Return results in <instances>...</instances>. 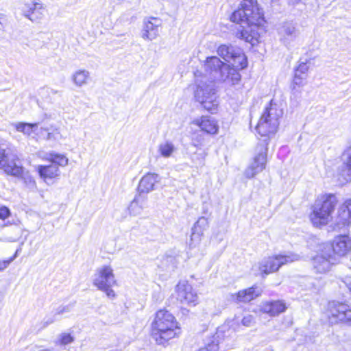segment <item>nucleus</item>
Wrapping results in <instances>:
<instances>
[{
    "label": "nucleus",
    "instance_id": "f257e3e1",
    "mask_svg": "<svg viewBox=\"0 0 351 351\" xmlns=\"http://www.w3.org/2000/svg\"><path fill=\"white\" fill-rule=\"evenodd\" d=\"M282 116V110L273 106L271 104L265 108L256 128L263 138L259 140L256 145V155L252 163L245 170V174L247 178H252L265 169L269 135L274 134L277 132L279 119Z\"/></svg>",
    "mask_w": 351,
    "mask_h": 351
},
{
    "label": "nucleus",
    "instance_id": "f03ea898",
    "mask_svg": "<svg viewBox=\"0 0 351 351\" xmlns=\"http://www.w3.org/2000/svg\"><path fill=\"white\" fill-rule=\"evenodd\" d=\"M240 8L230 16L231 21L240 24L236 36L252 46L259 42L265 19L256 0H243Z\"/></svg>",
    "mask_w": 351,
    "mask_h": 351
},
{
    "label": "nucleus",
    "instance_id": "7ed1b4c3",
    "mask_svg": "<svg viewBox=\"0 0 351 351\" xmlns=\"http://www.w3.org/2000/svg\"><path fill=\"white\" fill-rule=\"evenodd\" d=\"M180 333L175 317L168 311L160 310L152 323V336L158 345H165Z\"/></svg>",
    "mask_w": 351,
    "mask_h": 351
},
{
    "label": "nucleus",
    "instance_id": "20e7f679",
    "mask_svg": "<svg viewBox=\"0 0 351 351\" xmlns=\"http://www.w3.org/2000/svg\"><path fill=\"white\" fill-rule=\"evenodd\" d=\"M0 169L8 175L21 178L23 167L21 165L16 150L8 144H0Z\"/></svg>",
    "mask_w": 351,
    "mask_h": 351
},
{
    "label": "nucleus",
    "instance_id": "39448f33",
    "mask_svg": "<svg viewBox=\"0 0 351 351\" xmlns=\"http://www.w3.org/2000/svg\"><path fill=\"white\" fill-rule=\"evenodd\" d=\"M337 202L335 195L332 194L326 195L322 200H317L311 215L313 224L317 227L327 224L331 219Z\"/></svg>",
    "mask_w": 351,
    "mask_h": 351
},
{
    "label": "nucleus",
    "instance_id": "423d86ee",
    "mask_svg": "<svg viewBox=\"0 0 351 351\" xmlns=\"http://www.w3.org/2000/svg\"><path fill=\"white\" fill-rule=\"evenodd\" d=\"M195 97L196 101L207 111L212 114L217 112L219 102L214 84L201 83L198 84L195 91Z\"/></svg>",
    "mask_w": 351,
    "mask_h": 351
},
{
    "label": "nucleus",
    "instance_id": "0eeeda50",
    "mask_svg": "<svg viewBox=\"0 0 351 351\" xmlns=\"http://www.w3.org/2000/svg\"><path fill=\"white\" fill-rule=\"evenodd\" d=\"M116 284L113 270L110 266H103L97 269L94 276L93 285L99 290L106 293L108 298L113 299L116 294L112 287Z\"/></svg>",
    "mask_w": 351,
    "mask_h": 351
},
{
    "label": "nucleus",
    "instance_id": "6e6552de",
    "mask_svg": "<svg viewBox=\"0 0 351 351\" xmlns=\"http://www.w3.org/2000/svg\"><path fill=\"white\" fill-rule=\"evenodd\" d=\"M300 259V255L292 252L269 256L261 262L259 269L262 274L268 275L277 271L282 265L298 261Z\"/></svg>",
    "mask_w": 351,
    "mask_h": 351
},
{
    "label": "nucleus",
    "instance_id": "1a4fd4ad",
    "mask_svg": "<svg viewBox=\"0 0 351 351\" xmlns=\"http://www.w3.org/2000/svg\"><path fill=\"white\" fill-rule=\"evenodd\" d=\"M232 332L230 329L226 332L222 328H217L215 334L206 339L205 346L197 351H226L232 346L229 339Z\"/></svg>",
    "mask_w": 351,
    "mask_h": 351
},
{
    "label": "nucleus",
    "instance_id": "9d476101",
    "mask_svg": "<svg viewBox=\"0 0 351 351\" xmlns=\"http://www.w3.org/2000/svg\"><path fill=\"white\" fill-rule=\"evenodd\" d=\"M217 53L234 67L244 69L247 65L245 56L240 48L231 45H221L217 49Z\"/></svg>",
    "mask_w": 351,
    "mask_h": 351
},
{
    "label": "nucleus",
    "instance_id": "9b49d317",
    "mask_svg": "<svg viewBox=\"0 0 351 351\" xmlns=\"http://www.w3.org/2000/svg\"><path fill=\"white\" fill-rule=\"evenodd\" d=\"M337 261V258L324 248L320 254L312 258V265L315 273L326 274Z\"/></svg>",
    "mask_w": 351,
    "mask_h": 351
},
{
    "label": "nucleus",
    "instance_id": "f8f14e48",
    "mask_svg": "<svg viewBox=\"0 0 351 351\" xmlns=\"http://www.w3.org/2000/svg\"><path fill=\"white\" fill-rule=\"evenodd\" d=\"M341 165L337 169V179L341 184L351 182V145L341 156Z\"/></svg>",
    "mask_w": 351,
    "mask_h": 351
},
{
    "label": "nucleus",
    "instance_id": "ddd939ff",
    "mask_svg": "<svg viewBox=\"0 0 351 351\" xmlns=\"http://www.w3.org/2000/svg\"><path fill=\"white\" fill-rule=\"evenodd\" d=\"M178 300L183 304L195 306L198 302V295L191 285L186 282H180L176 286Z\"/></svg>",
    "mask_w": 351,
    "mask_h": 351
},
{
    "label": "nucleus",
    "instance_id": "4468645a",
    "mask_svg": "<svg viewBox=\"0 0 351 351\" xmlns=\"http://www.w3.org/2000/svg\"><path fill=\"white\" fill-rule=\"evenodd\" d=\"M324 248L335 257L343 256L351 250V239L346 235H339L335 238L331 245H327Z\"/></svg>",
    "mask_w": 351,
    "mask_h": 351
},
{
    "label": "nucleus",
    "instance_id": "2eb2a0df",
    "mask_svg": "<svg viewBox=\"0 0 351 351\" xmlns=\"http://www.w3.org/2000/svg\"><path fill=\"white\" fill-rule=\"evenodd\" d=\"M278 34L280 40L289 47L300 34L299 30L292 22H285L278 28Z\"/></svg>",
    "mask_w": 351,
    "mask_h": 351
},
{
    "label": "nucleus",
    "instance_id": "dca6fc26",
    "mask_svg": "<svg viewBox=\"0 0 351 351\" xmlns=\"http://www.w3.org/2000/svg\"><path fill=\"white\" fill-rule=\"evenodd\" d=\"M22 12L31 21L38 23L44 16L45 8L40 2L32 1L23 5Z\"/></svg>",
    "mask_w": 351,
    "mask_h": 351
},
{
    "label": "nucleus",
    "instance_id": "f3484780",
    "mask_svg": "<svg viewBox=\"0 0 351 351\" xmlns=\"http://www.w3.org/2000/svg\"><path fill=\"white\" fill-rule=\"evenodd\" d=\"M227 66L217 56L208 57L204 64L206 71L209 73L215 80H219L222 74V70Z\"/></svg>",
    "mask_w": 351,
    "mask_h": 351
},
{
    "label": "nucleus",
    "instance_id": "a211bd4d",
    "mask_svg": "<svg viewBox=\"0 0 351 351\" xmlns=\"http://www.w3.org/2000/svg\"><path fill=\"white\" fill-rule=\"evenodd\" d=\"M209 226L208 217L206 216L200 217L194 223L192 228L190 245H195L201 241L204 232Z\"/></svg>",
    "mask_w": 351,
    "mask_h": 351
},
{
    "label": "nucleus",
    "instance_id": "6ab92c4d",
    "mask_svg": "<svg viewBox=\"0 0 351 351\" xmlns=\"http://www.w3.org/2000/svg\"><path fill=\"white\" fill-rule=\"evenodd\" d=\"M262 292L263 290L260 287L257 285H253L252 287L241 290L236 294L232 295V299L237 303H246L254 300L261 295Z\"/></svg>",
    "mask_w": 351,
    "mask_h": 351
},
{
    "label": "nucleus",
    "instance_id": "aec40b11",
    "mask_svg": "<svg viewBox=\"0 0 351 351\" xmlns=\"http://www.w3.org/2000/svg\"><path fill=\"white\" fill-rule=\"evenodd\" d=\"M287 309L285 303L282 300H271L263 302L260 305V311L271 317L278 315Z\"/></svg>",
    "mask_w": 351,
    "mask_h": 351
},
{
    "label": "nucleus",
    "instance_id": "412c9836",
    "mask_svg": "<svg viewBox=\"0 0 351 351\" xmlns=\"http://www.w3.org/2000/svg\"><path fill=\"white\" fill-rule=\"evenodd\" d=\"M160 177L154 173H148L140 180L138 186V193L145 195L154 190L156 183L158 182Z\"/></svg>",
    "mask_w": 351,
    "mask_h": 351
},
{
    "label": "nucleus",
    "instance_id": "4be33fe9",
    "mask_svg": "<svg viewBox=\"0 0 351 351\" xmlns=\"http://www.w3.org/2000/svg\"><path fill=\"white\" fill-rule=\"evenodd\" d=\"M193 123L209 134H216L219 130L217 121L210 116H202L200 118L194 119Z\"/></svg>",
    "mask_w": 351,
    "mask_h": 351
},
{
    "label": "nucleus",
    "instance_id": "5701e85b",
    "mask_svg": "<svg viewBox=\"0 0 351 351\" xmlns=\"http://www.w3.org/2000/svg\"><path fill=\"white\" fill-rule=\"evenodd\" d=\"M351 219V199L346 200L339 209L338 221L336 223L337 228L348 226Z\"/></svg>",
    "mask_w": 351,
    "mask_h": 351
},
{
    "label": "nucleus",
    "instance_id": "b1692460",
    "mask_svg": "<svg viewBox=\"0 0 351 351\" xmlns=\"http://www.w3.org/2000/svg\"><path fill=\"white\" fill-rule=\"evenodd\" d=\"M147 202L146 195L136 194L128 207L130 215L133 216L141 215L143 209L147 207Z\"/></svg>",
    "mask_w": 351,
    "mask_h": 351
},
{
    "label": "nucleus",
    "instance_id": "393cba45",
    "mask_svg": "<svg viewBox=\"0 0 351 351\" xmlns=\"http://www.w3.org/2000/svg\"><path fill=\"white\" fill-rule=\"evenodd\" d=\"M160 21L156 18H153L152 21L149 20L144 23V32L142 37L144 39L153 40L158 36V27L160 25Z\"/></svg>",
    "mask_w": 351,
    "mask_h": 351
},
{
    "label": "nucleus",
    "instance_id": "a878e982",
    "mask_svg": "<svg viewBox=\"0 0 351 351\" xmlns=\"http://www.w3.org/2000/svg\"><path fill=\"white\" fill-rule=\"evenodd\" d=\"M219 80L230 85H236L241 80V75L236 69L231 68L228 65L227 67H224L223 70H222V74Z\"/></svg>",
    "mask_w": 351,
    "mask_h": 351
},
{
    "label": "nucleus",
    "instance_id": "bb28decb",
    "mask_svg": "<svg viewBox=\"0 0 351 351\" xmlns=\"http://www.w3.org/2000/svg\"><path fill=\"white\" fill-rule=\"evenodd\" d=\"M308 61L306 59L302 61V59L300 60L298 66L295 69V75L293 78V84L297 86H302L304 84V80H306L307 76V71L308 70Z\"/></svg>",
    "mask_w": 351,
    "mask_h": 351
},
{
    "label": "nucleus",
    "instance_id": "cd10ccee",
    "mask_svg": "<svg viewBox=\"0 0 351 351\" xmlns=\"http://www.w3.org/2000/svg\"><path fill=\"white\" fill-rule=\"evenodd\" d=\"M38 173L40 178L46 179H51L60 175L59 168L56 165L51 164L50 165H38L37 167Z\"/></svg>",
    "mask_w": 351,
    "mask_h": 351
},
{
    "label": "nucleus",
    "instance_id": "c85d7f7f",
    "mask_svg": "<svg viewBox=\"0 0 351 351\" xmlns=\"http://www.w3.org/2000/svg\"><path fill=\"white\" fill-rule=\"evenodd\" d=\"M12 126L17 132L29 136L38 129V123L16 122L12 123Z\"/></svg>",
    "mask_w": 351,
    "mask_h": 351
},
{
    "label": "nucleus",
    "instance_id": "c756f323",
    "mask_svg": "<svg viewBox=\"0 0 351 351\" xmlns=\"http://www.w3.org/2000/svg\"><path fill=\"white\" fill-rule=\"evenodd\" d=\"M158 153L164 158H169L171 154L176 151L174 144L171 141H165L161 143L158 145Z\"/></svg>",
    "mask_w": 351,
    "mask_h": 351
},
{
    "label": "nucleus",
    "instance_id": "7c9ffc66",
    "mask_svg": "<svg viewBox=\"0 0 351 351\" xmlns=\"http://www.w3.org/2000/svg\"><path fill=\"white\" fill-rule=\"evenodd\" d=\"M89 78V72L86 70H79L73 75V81L78 86L87 83Z\"/></svg>",
    "mask_w": 351,
    "mask_h": 351
},
{
    "label": "nucleus",
    "instance_id": "2f4dec72",
    "mask_svg": "<svg viewBox=\"0 0 351 351\" xmlns=\"http://www.w3.org/2000/svg\"><path fill=\"white\" fill-rule=\"evenodd\" d=\"M47 159L52 162V164L66 166L68 164V158L62 154H60L56 152H50L47 154Z\"/></svg>",
    "mask_w": 351,
    "mask_h": 351
},
{
    "label": "nucleus",
    "instance_id": "473e14b6",
    "mask_svg": "<svg viewBox=\"0 0 351 351\" xmlns=\"http://www.w3.org/2000/svg\"><path fill=\"white\" fill-rule=\"evenodd\" d=\"M207 155V153L204 151H202L199 152H195L192 156L191 160L193 162L197 167H202L204 165V160Z\"/></svg>",
    "mask_w": 351,
    "mask_h": 351
},
{
    "label": "nucleus",
    "instance_id": "72a5a7b5",
    "mask_svg": "<svg viewBox=\"0 0 351 351\" xmlns=\"http://www.w3.org/2000/svg\"><path fill=\"white\" fill-rule=\"evenodd\" d=\"M75 302H71L66 306H60L57 308L56 315L70 312L74 307Z\"/></svg>",
    "mask_w": 351,
    "mask_h": 351
},
{
    "label": "nucleus",
    "instance_id": "f704fd0d",
    "mask_svg": "<svg viewBox=\"0 0 351 351\" xmlns=\"http://www.w3.org/2000/svg\"><path fill=\"white\" fill-rule=\"evenodd\" d=\"M74 339L69 333H62L60 336V343L62 345H67L73 341Z\"/></svg>",
    "mask_w": 351,
    "mask_h": 351
},
{
    "label": "nucleus",
    "instance_id": "c9c22d12",
    "mask_svg": "<svg viewBox=\"0 0 351 351\" xmlns=\"http://www.w3.org/2000/svg\"><path fill=\"white\" fill-rule=\"evenodd\" d=\"M23 178L24 180V183L25 184V185L27 188H29V189H32V190H34V189H36V182L33 179L32 177H31L29 176H25L23 177Z\"/></svg>",
    "mask_w": 351,
    "mask_h": 351
},
{
    "label": "nucleus",
    "instance_id": "e433bc0d",
    "mask_svg": "<svg viewBox=\"0 0 351 351\" xmlns=\"http://www.w3.org/2000/svg\"><path fill=\"white\" fill-rule=\"evenodd\" d=\"M17 253H18V250H16V252H15L14 256H12L11 258H10L9 259L4 260V261H0V270L1 271L4 270L9 266V265L16 258Z\"/></svg>",
    "mask_w": 351,
    "mask_h": 351
},
{
    "label": "nucleus",
    "instance_id": "4c0bfd02",
    "mask_svg": "<svg viewBox=\"0 0 351 351\" xmlns=\"http://www.w3.org/2000/svg\"><path fill=\"white\" fill-rule=\"evenodd\" d=\"M254 323V317L251 315L244 316L241 320V324L246 327L252 326Z\"/></svg>",
    "mask_w": 351,
    "mask_h": 351
},
{
    "label": "nucleus",
    "instance_id": "58836bf2",
    "mask_svg": "<svg viewBox=\"0 0 351 351\" xmlns=\"http://www.w3.org/2000/svg\"><path fill=\"white\" fill-rule=\"evenodd\" d=\"M10 215V210L6 206H1L0 208V219H5Z\"/></svg>",
    "mask_w": 351,
    "mask_h": 351
},
{
    "label": "nucleus",
    "instance_id": "ea45409f",
    "mask_svg": "<svg viewBox=\"0 0 351 351\" xmlns=\"http://www.w3.org/2000/svg\"><path fill=\"white\" fill-rule=\"evenodd\" d=\"M164 264L171 263V268L173 269L176 267V261L173 256H168L163 260Z\"/></svg>",
    "mask_w": 351,
    "mask_h": 351
},
{
    "label": "nucleus",
    "instance_id": "a19ab883",
    "mask_svg": "<svg viewBox=\"0 0 351 351\" xmlns=\"http://www.w3.org/2000/svg\"><path fill=\"white\" fill-rule=\"evenodd\" d=\"M202 138L200 135H197L195 138H193V145L195 147H198L199 145H201Z\"/></svg>",
    "mask_w": 351,
    "mask_h": 351
},
{
    "label": "nucleus",
    "instance_id": "79ce46f5",
    "mask_svg": "<svg viewBox=\"0 0 351 351\" xmlns=\"http://www.w3.org/2000/svg\"><path fill=\"white\" fill-rule=\"evenodd\" d=\"M56 314L53 315V318H48L45 322V326H47L49 324H52L55 320H56Z\"/></svg>",
    "mask_w": 351,
    "mask_h": 351
},
{
    "label": "nucleus",
    "instance_id": "37998d69",
    "mask_svg": "<svg viewBox=\"0 0 351 351\" xmlns=\"http://www.w3.org/2000/svg\"><path fill=\"white\" fill-rule=\"evenodd\" d=\"M301 0H289V4L292 5H298Z\"/></svg>",
    "mask_w": 351,
    "mask_h": 351
},
{
    "label": "nucleus",
    "instance_id": "c03bdc74",
    "mask_svg": "<svg viewBox=\"0 0 351 351\" xmlns=\"http://www.w3.org/2000/svg\"><path fill=\"white\" fill-rule=\"evenodd\" d=\"M202 213L205 215L204 216L208 217V215H210V214H208V209L206 208L204 206L203 207V212Z\"/></svg>",
    "mask_w": 351,
    "mask_h": 351
},
{
    "label": "nucleus",
    "instance_id": "a18cd8bd",
    "mask_svg": "<svg viewBox=\"0 0 351 351\" xmlns=\"http://www.w3.org/2000/svg\"><path fill=\"white\" fill-rule=\"evenodd\" d=\"M51 136H52V134H51V133H50V132H48V133H47V138H47V140H49V139H51Z\"/></svg>",
    "mask_w": 351,
    "mask_h": 351
},
{
    "label": "nucleus",
    "instance_id": "49530a36",
    "mask_svg": "<svg viewBox=\"0 0 351 351\" xmlns=\"http://www.w3.org/2000/svg\"><path fill=\"white\" fill-rule=\"evenodd\" d=\"M3 23H1V21H0V32L3 30Z\"/></svg>",
    "mask_w": 351,
    "mask_h": 351
},
{
    "label": "nucleus",
    "instance_id": "de8ad7c7",
    "mask_svg": "<svg viewBox=\"0 0 351 351\" xmlns=\"http://www.w3.org/2000/svg\"><path fill=\"white\" fill-rule=\"evenodd\" d=\"M51 93H58V91H57V90H51Z\"/></svg>",
    "mask_w": 351,
    "mask_h": 351
},
{
    "label": "nucleus",
    "instance_id": "09e8293b",
    "mask_svg": "<svg viewBox=\"0 0 351 351\" xmlns=\"http://www.w3.org/2000/svg\"><path fill=\"white\" fill-rule=\"evenodd\" d=\"M271 1H278V0H271Z\"/></svg>",
    "mask_w": 351,
    "mask_h": 351
}]
</instances>
